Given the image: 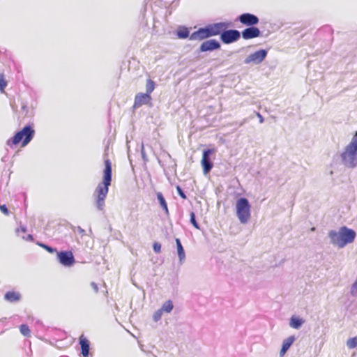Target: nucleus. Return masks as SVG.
Instances as JSON below:
<instances>
[{
  "instance_id": "1",
  "label": "nucleus",
  "mask_w": 357,
  "mask_h": 357,
  "mask_svg": "<svg viewBox=\"0 0 357 357\" xmlns=\"http://www.w3.org/2000/svg\"><path fill=\"white\" fill-rule=\"evenodd\" d=\"M104 165L102 181L98 184L94 192L96 206L99 211H103L105 208V200L112 179V162L108 158L105 159Z\"/></svg>"
},
{
  "instance_id": "2",
  "label": "nucleus",
  "mask_w": 357,
  "mask_h": 357,
  "mask_svg": "<svg viewBox=\"0 0 357 357\" xmlns=\"http://www.w3.org/2000/svg\"><path fill=\"white\" fill-rule=\"evenodd\" d=\"M356 231L346 226L341 227L339 231L330 230L328 233L329 243L333 246L343 248L355 240Z\"/></svg>"
},
{
  "instance_id": "3",
  "label": "nucleus",
  "mask_w": 357,
  "mask_h": 357,
  "mask_svg": "<svg viewBox=\"0 0 357 357\" xmlns=\"http://www.w3.org/2000/svg\"><path fill=\"white\" fill-rule=\"evenodd\" d=\"M342 165L348 169L357 167V131L353 135L351 142L344 147L340 154Z\"/></svg>"
},
{
  "instance_id": "4",
  "label": "nucleus",
  "mask_w": 357,
  "mask_h": 357,
  "mask_svg": "<svg viewBox=\"0 0 357 357\" xmlns=\"http://www.w3.org/2000/svg\"><path fill=\"white\" fill-rule=\"evenodd\" d=\"M35 130L33 126L28 124L25 126L22 130L17 132L15 135L9 139L6 144L12 147L13 146L17 145L22 142V146H26L33 138Z\"/></svg>"
},
{
  "instance_id": "5",
  "label": "nucleus",
  "mask_w": 357,
  "mask_h": 357,
  "mask_svg": "<svg viewBox=\"0 0 357 357\" xmlns=\"http://www.w3.org/2000/svg\"><path fill=\"white\" fill-rule=\"evenodd\" d=\"M251 206L248 199L245 197H241L237 199L236 204V215L242 224L248 222L250 218Z\"/></svg>"
},
{
  "instance_id": "6",
  "label": "nucleus",
  "mask_w": 357,
  "mask_h": 357,
  "mask_svg": "<svg viewBox=\"0 0 357 357\" xmlns=\"http://www.w3.org/2000/svg\"><path fill=\"white\" fill-rule=\"evenodd\" d=\"M241 38V32L236 29H225L221 33L220 39L222 43L229 45L238 41Z\"/></svg>"
},
{
  "instance_id": "7",
  "label": "nucleus",
  "mask_w": 357,
  "mask_h": 357,
  "mask_svg": "<svg viewBox=\"0 0 357 357\" xmlns=\"http://www.w3.org/2000/svg\"><path fill=\"white\" fill-rule=\"evenodd\" d=\"M56 259L65 267H71L75 263V257L71 251L61 250L57 252Z\"/></svg>"
},
{
  "instance_id": "8",
  "label": "nucleus",
  "mask_w": 357,
  "mask_h": 357,
  "mask_svg": "<svg viewBox=\"0 0 357 357\" xmlns=\"http://www.w3.org/2000/svg\"><path fill=\"white\" fill-rule=\"evenodd\" d=\"M214 152L215 150L212 149H206L203 151L201 163L204 174L209 173L213 167V163L211 161V155Z\"/></svg>"
},
{
  "instance_id": "9",
  "label": "nucleus",
  "mask_w": 357,
  "mask_h": 357,
  "mask_svg": "<svg viewBox=\"0 0 357 357\" xmlns=\"http://www.w3.org/2000/svg\"><path fill=\"white\" fill-rule=\"evenodd\" d=\"M235 22H238L244 26H252L257 25L259 22V17L252 13H244L239 15L235 20Z\"/></svg>"
},
{
  "instance_id": "10",
  "label": "nucleus",
  "mask_w": 357,
  "mask_h": 357,
  "mask_svg": "<svg viewBox=\"0 0 357 357\" xmlns=\"http://www.w3.org/2000/svg\"><path fill=\"white\" fill-rule=\"evenodd\" d=\"M268 50L261 49L255 52L249 54L244 60V63L250 64L251 63L255 64L261 63L267 56Z\"/></svg>"
},
{
  "instance_id": "11",
  "label": "nucleus",
  "mask_w": 357,
  "mask_h": 357,
  "mask_svg": "<svg viewBox=\"0 0 357 357\" xmlns=\"http://www.w3.org/2000/svg\"><path fill=\"white\" fill-rule=\"evenodd\" d=\"M213 37L208 24L199 27L197 31L192 32L190 36V40H204Z\"/></svg>"
},
{
  "instance_id": "12",
  "label": "nucleus",
  "mask_w": 357,
  "mask_h": 357,
  "mask_svg": "<svg viewBox=\"0 0 357 357\" xmlns=\"http://www.w3.org/2000/svg\"><path fill=\"white\" fill-rule=\"evenodd\" d=\"M220 43L215 39H209L204 41L199 46V52H213L220 49Z\"/></svg>"
},
{
  "instance_id": "13",
  "label": "nucleus",
  "mask_w": 357,
  "mask_h": 357,
  "mask_svg": "<svg viewBox=\"0 0 357 357\" xmlns=\"http://www.w3.org/2000/svg\"><path fill=\"white\" fill-rule=\"evenodd\" d=\"M212 36L221 35V33L225 29L231 26V23L229 22H219L215 23L208 24Z\"/></svg>"
},
{
  "instance_id": "14",
  "label": "nucleus",
  "mask_w": 357,
  "mask_h": 357,
  "mask_svg": "<svg viewBox=\"0 0 357 357\" xmlns=\"http://www.w3.org/2000/svg\"><path fill=\"white\" fill-rule=\"evenodd\" d=\"M261 31L255 26H248L241 32V37L244 40H250L255 38L260 37Z\"/></svg>"
},
{
  "instance_id": "15",
  "label": "nucleus",
  "mask_w": 357,
  "mask_h": 357,
  "mask_svg": "<svg viewBox=\"0 0 357 357\" xmlns=\"http://www.w3.org/2000/svg\"><path fill=\"white\" fill-rule=\"evenodd\" d=\"M151 96L149 94L139 93L136 95L134 102V107H139L143 105H148L151 100Z\"/></svg>"
},
{
  "instance_id": "16",
  "label": "nucleus",
  "mask_w": 357,
  "mask_h": 357,
  "mask_svg": "<svg viewBox=\"0 0 357 357\" xmlns=\"http://www.w3.org/2000/svg\"><path fill=\"white\" fill-rule=\"evenodd\" d=\"M79 344L81 349V354L83 357H88L90 350V342L83 335H82L79 337Z\"/></svg>"
},
{
  "instance_id": "17",
  "label": "nucleus",
  "mask_w": 357,
  "mask_h": 357,
  "mask_svg": "<svg viewBox=\"0 0 357 357\" xmlns=\"http://www.w3.org/2000/svg\"><path fill=\"white\" fill-rule=\"evenodd\" d=\"M4 299L11 303H17L21 301L22 295L18 291H8L4 294Z\"/></svg>"
},
{
  "instance_id": "18",
  "label": "nucleus",
  "mask_w": 357,
  "mask_h": 357,
  "mask_svg": "<svg viewBox=\"0 0 357 357\" xmlns=\"http://www.w3.org/2000/svg\"><path fill=\"white\" fill-rule=\"evenodd\" d=\"M296 340V337L294 335H291L283 340L282 347L280 351V355L281 356H283L287 351L289 350L290 347L293 344Z\"/></svg>"
},
{
  "instance_id": "19",
  "label": "nucleus",
  "mask_w": 357,
  "mask_h": 357,
  "mask_svg": "<svg viewBox=\"0 0 357 357\" xmlns=\"http://www.w3.org/2000/svg\"><path fill=\"white\" fill-rule=\"evenodd\" d=\"M176 245L177 248V254L179 258V262L181 264H183L185 260V252L184 248L181 244V240L178 238H176Z\"/></svg>"
},
{
  "instance_id": "20",
  "label": "nucleus",
  "mask_w": 357,
  "mask_h": 357,
  "mask_svg": "<svg viewBox=\"0 0 357 357\" xmlns=\"http://www.w3.org/2000/svg\"><path fill=\"white\" fill-rule=\"evenodd\" d=\"M176 36L180 39L190 38V30L188 27L184 26H180L176 30Z\"/></svg>"
},
{
  "instance_id": "21",
  "label": "nucleus",
  "mask_w": 357,
  "mask_h": 357,
  "mask_svg": "<svg viewBox=\"0 0 357 357\" xmlns=\"http://www.w3.org/2000/svg\"><path fill=\"white\" fill-rule=\"evenodd\" d=\"M304 323V320L298 317L292 316L290 318L289 326L294 329H299Z\"/></svg>"
},
{
  "instance_id": "22",
  "label": "nucleus",
  "mask_w": 357,
  "mask_h": 357,
  "mask_svg": "<svg viewBox=\"0 0 357 357\" xmlns=\"http://www.w3.org/2000/svg\"><path fill=\"white\" fill-rule=\"evenodd\" d=\"M157 199H158V201L160 206L165 211V213L169 214L167 204L166 200H165L162 192H159L157 193Z\"/></svg>"
},
{
  "instance_id": "23",
  "label": "nucleus",
  "mask_w": 357,
  "mask_h": 357,
  "mask_svg": "<svg viewBox=\"0 0 357 357\" xmlns=\"http://www.w3.org/2000/svg\"><path fill=\"white\" fill-rule=\"evenodd\" d=\"M174 308V304L173 302L171 300L166 301L162 305V307L160 308L162 312H167L169 313L172 312V310Z\"/></svg>"
},
{
  "instance_id": "24",
  "label": "nucleus",
  "mask_w": 357,
  "mask_h": 357,
  "mask_svg": "<svg viewBox=\"0 0 357 357\" xmlns=\"http://www.w3.org/2000/svg\"><path fill=\"white\" fill-rule=\"evenodd\" d=\"M155 82L152 79H148L146 84V93L151 96V93L155 89Z\"/></svg>"
},
{
  "instance_id": "25",
  "label": "nucleus",
  "mask_w": 357,
  "mask_h": 357,
  "mask_svg": "<svg viewBox=\"0 0 357 357\" xmlns=\"http://www.w3.org/2000/svg\"><path fill=\"white\" fill-rule=\"evenodd\" d=\"M36 244H37L38 246H40V247H41V248H44L45 250H47V251L48 252H50V253H52H52H54V252H56V253H57V251H56V248H53V247H51V246H50V245H47V244H45V243H43V242L37 241V242H36Z\"/></svg>"
},
{
  "instance_id": "26",
  "label": "nucleus",
  "mask_w": 357,
  "mask_h": 357,
  "mask_svg": "<svg viewBox=\"0 0 357 357\" xmlns=\"http://www.w3.org/2000/svg\"><path fill=\"white\" fill-rule=\"evenodd\" d=\"M20 330L21 333L26 337H29L31 334V331L29 329V327L26 324H22L20 326Z\"/></svg>"
},
{
  "instance_id": "27",
  "label": "nucleus",
  "mask_w": 357,
  "mask_h": 357,
  "mask_svg": "<svg viewBox=\"0 0 357 357\" xmlns=\"http://www.w3.org/2000/svg\"><path fill=\"white\" fill-rule=\"evenodd\" d=\"M190 222L196 229H200L199 225L196 220L195 213L193 211H191L190 213Z\"/></svg>"
},
{
  "instance_id": "28",
  "label": "nucleus",
  "mask_w": 357,
  "mask_h": 357,
  "mask_svg": "<svg viewBox=\"0 0 357 357\" xmlns=\"http://www.w3.org/2000/svg\"><path fill=\"white\" fill-rule=\"evenodd\" d=\"M347 345L349 349H354L357 347V337L349 338L347 342Z\"/></svg>"
},
{
  "instance_id": "29",
  "label": "nucleus",
  "mask_w": 357,
  "mask_h": 357,
  "mask_svg": "<svg viewBox=\"0 0 357 357\" xmlns=\"http://www.w3.org/2000/svg\"><path fill=\"white\" fill-rule=\"evenodd\" d=\"M7 85V82L4 78L3 74H0V91L4 92V89Z\"/></svg>"
},
{
  "instance_id": "30",
  "label": "nucleus",
  "mask_w": 357,
  "mask_h": 357,
  "mask_svg": "<svg viewBox=\"0 0 357 357\" xmlns=\"http://www.w3.org/2000/svg\"><path fill=\"white\" fill-rule=\"evenodd\" d=\"M162 311L160 309L155 311L153 315V319L154 320V321L157 322L159 320H160V319L162 317Z\"/></svg>"
},
{
  "instance_id": "31",
  "label": "nucleus",
  "mask_w": 357,
  "mask_h": 357,
  "mask_svg": "<svg viewBox=\"0 0 357 357\" xmlns=\"http://www.w3.org/2000/svg\"><path fill=\"white\" fill-rule=\"evenodd\" d=\"M178 195L183 199H185L187 196L180 185L176 187Z\"/></svg>"
},
{
  "instance_id": "32",
  "label": "nucleus",
  "mask_w": 357,
  "mask_h": 357,
  "mask_svg": "<svg viewBox=\"0 0 357 357\" xmlns=\"http://www.w3.org/2000/svg\"><path fill=\"white\" fill-rule=\"evenodd\" d=\"M153 250L155 253H159L161 250V244L158 242H155L153 244Z\"/></svg>"
},
{
  "instance_id": "33",
  "label": "nucleus",
  "mask_w": 357,
  "mask_h": 357,
  "mask_svg": "<svg viewBox=\"0 0 357 357\" xmlns=\"http://www.w3.org/2000/svg\"><path fill=\"white\" fill-rule=\"evenodd\" d=\"M0 211L2 213H3L6 215H9V211L6 204L0 205Z\"/></svg>"
},
{
  "instance_id": "34",
  "label": "nucleus",
  "mask_w": 357,
  "mask_h": 357,
  "mask_svg": "<svg viewBox=\"0 0 357 357\" xmlns=\"http://www.w3.org/2000/svg\"><path fill=\"white\" fill-rule=\"evenodd\" d=\"M26 231H27V228H26V226H24V225H21L20 228H17V229H15V233H16V234H17V235H18V236H19V233H20V231H22V232H23V233H26Z\"/></svg>"
},
{
  "instance_id": "35",
  "label": "nucleus",
  "mask_w": 357,
  "mask_h": 357,
  "mask_svg": "<svg viewBox=\"0 0 357 357\" xmlns=\"http://www.w3.org/2000/svg\"><path fill=\"white\" fill-rule=\"evenodd\" d=\"M141 154H142V159L144 160V161H145V162L147 161L148 159H147L146 155L145 153L144 147L143 144H142Z\"/></svg>"
},
{
  "instance_id": "36",
  "label": "nucleus",
  "mask_w": 357,
  "mask_h": 357,
  "mask_svg": "<svg viewBox=\"0 0 357 357\" xmlns=\"http://www.w3.org/2000/svg\"><path fill=\"white\" fill-rule=\"evenodd\" d=\"M22 238L26 241H33V236L32 234H28L26 236H22Z\"/></svg>"
},
{
  "instance_id": "37",
  "label": "nucleus",
  "mask_w": 357,
  "mask_h": 357,
  "mask_svg": "<svg viewBox=\"0 0 357 357\" xmlns=\"http://www.w3.org/2000/svg\"><path fill=\"white\" fill-rule=\"evenodd\" d=\"M91 287L93 288V291H94L96 293H98V291H99V288H98V284H97L96 282H92L91 283Z\"/></svg>"
},
{
  "instance_id": "38",
  "label": "nucleus",
  "mask_w": 357,
  "mask_h": 357,
  "mask_svg": "<svg viewBox=\"0 0 357 357\" xmlns=\"http://www.w3.org/2000/svg\"><path fill=\"white\" fill-rule=\"evenodd\" d=\"M257 116L259 118V123H262L264 121V118L262 116V115L259 112H256Z\"/></svg>"
},
{
  "instance_id": "39",
  "label": "nucleus",
  "mask_w": 357,
  "mask_h": 357,
  "mask_svg": "<svg viewBox=\"0 0 357 357\" xmlns=\"http://www.w3.org/2000/svg\"><path fill=\"white\" fill-rule=\"evenodd\" d=\"M77 231L79 234L84 235L85 234V230L82 229L81 227H77Z\"/></svg>"
},
{
  "instance_id": "40",
  "label": "nucleus",
  "mask_w": 357,
  "mask_h": 357,
  "mask_svg": "<svg viewBox=\"0 0 357 357\" xmlns=\"http://www.w3.org/2000/svg\"><path fill=\"white\" fill-rule=\"evenodd\" d=\"M315 230V227H312L311 228V231H314Z\"/></svg>"
},
{
  "instance_id": "41",
  "label": "nucleus",
  "mask_w": 357,
  "mask_h": 357,
  "mask_svg": "<svg viewBox=\"0 0 357 357\" xmlns=\"http://www.w3.org/2000/svg\"><path fill=\"white\" fill-rule=\"evenodd\" d=\"M245 120H244L242 123H241V125H243L245 123Z\"/></svg>"
}]
</instances>
